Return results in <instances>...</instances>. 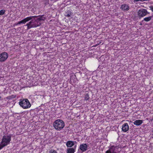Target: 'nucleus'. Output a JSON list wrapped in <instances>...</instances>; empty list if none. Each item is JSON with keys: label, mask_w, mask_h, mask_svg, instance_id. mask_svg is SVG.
Segmentation results:
<instances>
[{"label": "nucleus", "mask_w": 153, "mask_h": 153, "mask_svg": "<svg viewBox=\"0 0 153 153\" xmlns=\"http://www.w3.org/2000/svg\"><path fill=\"white\" fill-rule=\"evenodd\" d=\"M0 98H1V97L0 96Z\"/></svg>", "instance_id": "c85d7f7f"}, {"label": "nucleus", "mask_w": 153, "mask_h": 153, "mask_svg": "<svg viewBox=\"0 0 153 153\" xmlns=\"http://www.w3.org/2000/svg\"><path fill=\"white\" fill-rule=\"evenodd\" d=\"M19 24H18V23H15V25H19Z\"/></svg>", "instance_id": "bb28decb"}, {"label": "nucleus", "mask_w": 153, "mask_h": 153, "mask_svg": "<svg viewBox=\"0 0 153 153\" xmlns=\"http://www.w3.org/2000/svg\"><path fill=\"white\" fill-rule=\"evenodd\" d=\"M143 123V121L142 120H135L134 123H133L134 125L137 126H139L141 124Z\"/></svg>", "instance_id": "9b49d317"}, {"label": "nucleus", "mask_w": 153, "mask_h": 153, "mask_svg": "<svg viewBox=\"0 0 153 153\" xmlns=\"http://www.w3.org/2000/svg\"><path fill=\"white\" fill-rule=\"evenodd\" d=\"M19 104L20 106L24 109L29 108L31 106L29 100L27 99L21 100Z\"/></svg>", "instance_id": "20e7f679"}, {"label": "nucleus", "mask_w": 153, "mask_h": 153, "mask_svg": "<svg viewBox=\"0 0 153 153\" xmlns=\"http://www.w3.org/2000/svg\"><path fill=\"white\" fill-rule=\"evenodd\" d=\"M72 15V12L71 11L68 10L65 12V16L67 17H70Z\"/></svg>", "instance_id": "dca6fc26"}, {"label": "nucleus", "mask_w": 153, "mask_h": 153, "mask_svg": "<svg viewBox=\"0 0 153 153\" xmlns=\"http://www.w3.org/2000/svg\"><path fill=\"white\" fill-rule=\"evenodd\" d=\"M129 129L128 125L127 123H124L123 125L122 130V131L125 132H126Z\"/></svg>", "instance_id": "9d476101"}, {"label": "nucleus", "mask_w": 153, "mask_h": 153, "mask_svg": "<svg viewBox=\"0 0 153 153\" xmlns=\"http://www.w3.org/2000/svg\"><path fill=\"white\" fill-rule=\"evenodd\" d=\"M11 135L3 136L2 140L0 144V150L10 143L11 140Z\"/></svg>", "instance_id": "f03ea898"}, {"label": "nucleus", "mask_w": 153, "mask_h": 153, "mask_svg": "<svg viewBox=\"0 0 153 153\" xmlns=\"http://www.w3.org/2000/svg\"><path fill=\"white\" fill-rule=\"evenodd\" d=\"M25 22L24 19L18 22V24H25Z\"/></svg>", "instance_id": "aec40b11"}, {"label": "nucleus", "mask_w": 153, "mask_h": 153, "mask_svg": "<svg viewBox=\"0 0 153 153\" xmlns=\"http://www.w3.org/2000/svg\"><path fill=\"white\" fill-rule=\"evenodd\" d=\"M129 7L128 5L124 4L121 5L120 8L123 11H127L128 10Z\"/></svg>", "instance_id": "6e6552de"}, {"label": "nucleus", "mask_w": 153, "mask_h": 153, "mask_svg": "<svg viewBox=\"0 0 153 153\" xmlns=\"http://www.w3.org/2000/svg\"><path fill=\"white\" fill-rule=\"evenodd\" d=\"M36 17V16H30L27 17L24 19V20L25 23H26L27 22H28L30 20H31L32 19H33V18H35Z\"/></svg>", "instance_id": "ddd939ff"}, {"label": "nucleus", "mask_w": 153, "mask_h": 153, "mask_svg": "<svg viewBox=\"0 0 153 153\" xmlns=\"http://www.w3.org/2000/svg\"><path fill=\"white\" fill-rule=\"evenodd\" d=\"M85 100H89L90 97H89V95L88 93H86L85 95Z\"/></svg>", "instance_id": "a211bd4d"}, {"label": "nucleus", "mask_w": 153, "mask_h": 153, "mask_svg": "<svg viewBox=\"0 0 153 153\" xmlns=\"http://www.w3.org/2000/svg\"><path fill=\"white\" fill-rule=\"evenodd\" d=\"M46 19V16L44 15L36 16L31 21L27 23L25 26H27V29L37 27L42 24V21H44Z\"/></svg>", "instance_id": "f257e3e1"}, {"label": "nucleus", "mask_w": 153, "mask_h": 153, "mask_svg": "<svg viewBox=\"0 0 153 153\" xmlns=\"http://www.w3.org/2000/svg\"><path fill=\"white\" fill-rule=\"evenodd\" d=\"M67 153H74L75 151L73 148H69L67 149Z\"/></svg>", "instance_id": "2eb2a0df"}, {"label": "nucleus", "mask_w": 153, "mask_h": 153, "mask_svg": "<svg viewBox=\"0 0 153 153\" xmlns=\"http://www.w3.org/2000/svg\"><path fill=\"white\" fill-rule=\"evenodd\" d=\"M138 15L140 18L144 16H146L148 14H149V13L147 12V10L145 9H142L139 10L137 12Z\"/></svg>", "instance_id": "39448f33"}, {"label": "nucleus", "mask_w": 153, "mask_h": 153, "mask_svg": "<svg viewBox=\"0 0 153 153\" xmlns=\"http://www.w3.org/2000/svg\"><path fill=\"white\" fill-rule=\"evenodd\" d=\"M36 17V16H30L27 17L24 19V20L25 23H26L27 22H28L30 20H31L32 19H33V18H35Z\"/></svg>", "instance_id": "4468645a"}, {"label": "nucleus", "mask_w": 153, "mask_h": 153, "mask_svg": "<svg viewBox=\"0 0 153 153\" xmlns=\"http://www.w3.org/2000/svg\"><path fill=\"white\" fill-rule=\"evenodd\" d=\"M153 117L152 119V120H151V121H153Z\"/></svg>", "instance_id": "cd10ccee"}, {"label": "nucleus", "mask_w": 153, "mask_h": 153, "mask_svg": "<svg viewBox=\"0 0 153 153\" xmlns=\"http://www.w3.org/2000/svg\"><path fill=\"white\" fill-rule=\"evenodd\" d=\"M134 0L136 1H142V0Z\"/></svg>", "instance_id": "a878e982"}, {"label": "nucleus", "mask_w": 153, "mask_h": 153, "mask_svg": "<svg viewBox=\"0 0 153 153\" xmlns=\"http://www.w3.org/2000/svg\"><path fill=\"white\" fill-rule=\"evenodd\" d=\"M53 126L55 129L59 131L64 127L65 123L62 120L58 119L53 122Z\"/></svg>", "instance_id": "7ed1b4c3"}, {"label": "nucleus", "mask_w": 153, "mask_h": 153, "mask_svg": "<svg viewBox=\"0 0 153 153\" xmlns=\"http://www.w3.org/2000/svg\"><path fill=\"white\" fill-rule=\"evenodd\" d=\"M116 146H111L109 149L106 151L105 153H116L115 152Z\"/></svg>", "instance_id": "1a4fd4ad"}, {"label": "nucleus", "mask_w": 153, "mask_h": 153, "mask_svg": "<svg viewBox=\"0 0 153 153\" xmlns=\"http://www.w3.org/2000/svg\"><path fill=\"white\" fill-rule=\"evenodd\" d=\"M49 153H57L56 151L55 150L53 149L50 150L49 151Z\"/></svg>", "instance_id": "412c9836"}, {"label": "nucleus", "mask_w": 153, "mask_h": 153, "mask_svg": "<svg viewBox=\"0 0 153 153\" xmlns=\"http://www.w3.org/2000/svg\"><path fill=\"white\" fill-rule=\"evenodd\" d=\"M16 97V96L15 95H12L11 96H9L8 97V99H12L14 98H15Z\"/></svg>", "instance_id": "4be33fe9"}, {"label": "nucleus", "mask_w": 153, "mask_h": 153, "mask_svg": "<svg viewBox=\"0 0 153 153\" xmlns=\"http://www.w3.org/2000/svg\"><path fill=\"white\" fill-rule=\"evenodd\" d=\"M8 55L6 52H2L0 53V62H4L8 58Z\"/></svg>", "instance_id": "423d86ee"}, {"label": "nucleus", "mask_w": 153, "mask_h": 153, "mask_svg": "<svg viewBox=\"0 0 153 153\" xmlns=\"http://www.w3.org/2000/svg\"><path fill=\"white\" fill-rule=\"evenodd\" d=\"M79 149L82 152L86 151L88 149V146L86 143L81 144L79 146Z\"/></svg>", "instance_id": "0eeeda50"}, {"label": "nucleus", "mask_w": 153, "mask_h": 153, "mask_svg": "<svg viewBox=\"0 0 153 153\" xmlns=\"http://www.w3.org/2000/svg\"><path fill=\"white\" fill-rule=\"evenodd\" d=\"M73 143H74V144H76L77 143V142L76 141H73Z\"/></svg>", "instance_id": "b1692460"}, {"label": "nucleus", "mask_w": 153, "mask_h": 153, "mask_svg": "<svg viewBox=\"0 0 153 153\" xmlns=\"http://www.w3.org/2000/svg\"><path fill=\"white\" fill-rule=\"evenodd\" d=\"M152 16H150L148 17H145L144 18L143 20L146 22H149L152 19Z\"/></svg>", "instance_id": "f3484780"}, {"label": "nucleus", "mask_w": 153, "mask_h": 153, "mask_svg": "<svg viewBox=\"0 0 153 153\" xmlns=\"http://www.w3.org/2000/svg\"><path fill=\"white\" fill-rule=\"evenodd\" d=\"M5 10H0V15H2L5 13Z\"/></svg>", "instance_id": "6ab92c4d"}, {"label": "nucleus", "mask_w": 153, "mask_h": 153, "mask_svg": "<svg viewBox=\"0 0 153 153\" xmlns=\"http://www.w3.org/2000/svg\"><path fill=\"white\" fill-rule=\"evenodd\" d=\"M76 147V145H75L74 146V148H73L74 149V150L75 151V149Z\"/></svg>", "instance_id": "393cba45"}, {"label": "nucleus", "mask_w": 153, "mask_h": 153, "mask_svg": "<svg viewBox=\"0 0 153 153\" xmlns=\"http://www.w3.org/2000/svg\"><path fill=\"white\" fill-rule=\"evenodd\" d=\"M66 145L67 147H71L74 146L73 141H68L66 143Z\"/></svg>", "instance_id": "f8f14e48"}, {"label": "nucleus", "mask_w": 153, "mask_h": 153, "mask_svg": "<svg viewBox=\"0 0 153 153\" xmlns=\"http://www.w3.org/2000/svg\"><path fill=\"white\" fill-rule=\"evenodd\" d=\"M149 8H150V9L153 12V6H150L149 7Z\"/></svg>", "instance_id": "5701e85b"}]
</instances>
